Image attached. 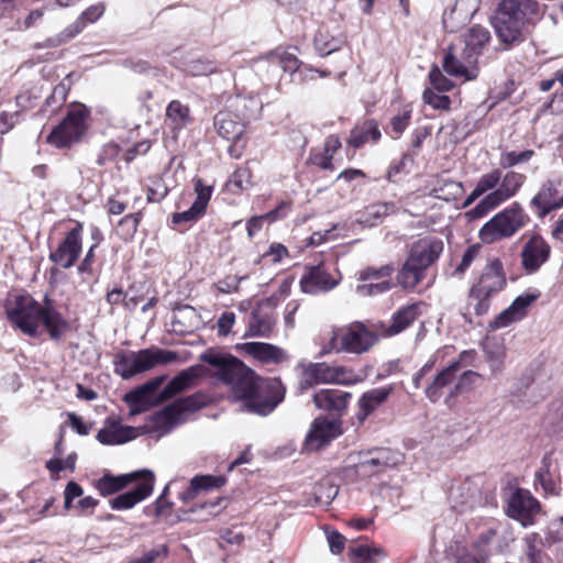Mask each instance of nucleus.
Segmentation results:
<instances>
[{"mask_svg": "<svg viewBox=\"0 0 563 563\" xmlns=\"http://www.w3.org/2000/svg\"><path fill=\"white\" fill-rule=\"evenodd\" d=\"M200 360L212 367L211 375L231 388L247 412L267 416L284 400L286 390L279 379L258 378L254 371L230 354L208 350Z\"/></svg>", "mask_w": 563, "mask_h": 563, "instance_id": "obj_1", "label": "nucleus"}, {"mask_svg": "<svg viewBox=\"0 0 563 563\" xmlns=\"http://www.w3.org/2000/svg\"><path fill=\"white\" fill-rule=\"evenodd\" d=\"M9 320L24 334L36 336L41 324L51 339L58 340L68 330V321L56 310L53 301L45 296L41 305L29 295L15 296L7 305Z\"/></svg>", "mask_w": 563, "mask_h": 563, "instance_id": "obj_2", "label": "nucleus"}, {"mask_svg": "<svg viewBox=\"0 0 563 563\" xmlns=\"http://www.w3.org/2000/svg\"><path fill=\"white\" fill-rule=\"evenodd\" d=\"M539 14L540 7L534 0H501L492 19V24L503 43H519L525 40L526 24L538 19Z\"/></svg>", "mask_w": 563, "mask_h": 563, "instance_id": "obj_3", "label": "nucleus"}, {"mask_svg": "<svg viewBox=\"0 0 563 563\" xmlns=\"http://www.w3.org/2000/svg\"><path fill=\"white\" fill-rule=\"evenodd\" d=\"M179 356L176 352L158 347L123 353L119 355L114 363L115 373L128 379L136 374L147 372L157 365L176 362Z\"/></svg>", "mask_w": 563, "mask_h": 563, "instance_id": "obj_4", "label": "nucleus"}, {"mask_svg": "<svg viewBox=\"0 0 563 563\" xmlns=\"http://www.w3.org/2000/svg\"><path fill=\"white\" fill-rule=\"evenodd\" d=\"M527 221L528 217L522 208L518 203H515L501 210L487 221L479 230L478 236L485 244L508 239L522 229Z\"/></svg>", "mask_w": 563, "mask_h": 563, "instance_id": "obj_5", "label": "nucleus"}, {"mask_svg": "<svg viewBox=\"0 0 563 563\" xmlns=\"http://www.w3.org/2000/svg\"><path fill=\"white\" fill-rule=\"evenodd\" d=\"M88 110L79 104L71 108L64 120L47 136V143L56 147H67L78 142L86 132Z\"/></svg>", "mask_w": 563, "mask_h": 563, "instance_id": "obj_6", "label": "nucleus"}, {"mask_svg": "<svg viewBox=\"0 0 563 563\" xmlns=\"http://www.w3.org/2000/svg\"><path fill=\"white\" fill-rule=\"evenodd\" d=\"M474 351H464L461 353L457 361L452 362L450 365L439 372L432 382L426 386V397L432 402L438 401L445 394L452 398L451 390L453 389L461 364L470 365L474 358Z\"/></svg>", "mask_w": 563, "mask_h": 563, "instance_id": "obj_7", "label": "nucleus"}, {"mask_svg": "<svg viewBox=\"0 0 563 563\" xmlns=\"http://www.w3.org/2000/svg\"><path fill=\"white\" fill-rule=\"evenodd\" d=\"M306 376L307 378L300 383V388L302 389L318 383L351 385L361 382V378L352 371L343 366H331L325 363L310 365L306 371Z\"/></svg>", "mask_w": 563, "mask_h": 563, "instance_id": "obj_8", "label": "nucleus"}, {"mask_svg": "<svg viewBox=\"0 0 563 563\" xmlns=\"http://www.w3.org/2000/svg\"><path fill=\"white\" fill-rule=\"evenodd\" d=\"M214 126L221 137L233 143L229 147L230 155L239 158L244 146V144H240V141L244 133L245 123L234 112L224 110L214 117Z\"/></svg>", "mask_w": 563, "mask_h": 563, "instance_id": "obj_9", "label": "nucleus"}, {"mask_svg": "<svg viewBox=\"0 0 563 563\" xmlns=\"http://www.w3.org/2000/svg\"><path fill=\"white\" fill-rule=\"evenodd\" d=\"M540 510L539 501L527 489L517 488L507 503V515L523 527L533 523V517Z\"/></svg>", "mask_w": 563, "mask_h": 563, "instance_id": "obj_10", "label": "nucleus"}, {"mask_svg": "<svg viewBox=\"0 0 563 563\" xmlns=\"http://www.w3.org/2000/svg\"><path fill=\"white\" fill-rule=\"evenodd\" d=\"M551 253L549 243L539 234H532L522 245L521 266L527 274L537 273L544 265Z\"/></svg>", "mask_w": 563, "mask_h": 563, "instance_id": "obj_11", "label": "nucleus"}, {"mask_svg": "<svg viewBox=\"0 0 563 563\" xmlns=\"http://www.w3.org/2000/svg\"><path fill=\"white\" fill-rule=\"evenodd\" d=\"M340 434H342V424L340 420L318 417L311 423L305 444L308 450L318 451Z\"/></svg>", "mask_w": 563, "mask_h": 563, "instance_id": "obj_12", "label": "nucleus"}, {"mask_svg": "<svg viewBox=\"0 0 563 563\" xmlns=\"http://www.w3.org/2000/svg\"><path fill=\"white\" fill-rule=\"evenodd\" d=\"M506 282L503 263L494 258L484 268L478 283L471 288V295L493 297L505 288Z\"/></svg>", "mask_w": 563, "mask_h": 563, "instance_id": "obj_13", "label": "nucleus"}, {"mask_svg": "<svg viewBox=\"0 0 563 563\" xmlns=\"http://www.w3.org/2000/svg\"><path fill=\"white\" fill-rule=\"evenodd\" d=\"M540 297V291L526 292L518 296L512 303L499 312L489 323L493 330L507 328L510 324L522 320L531 305Z\"/></svg>", "mask_w": 563, "mask_h": 563, "instance_id": "obj_14", "label": "nucleus"}, {"mask_svg": "<svg viewBox=\"0 0 563 563\" xmlns=\"http://www.w3.org/2000/svg\"><path fill=\"white\" fill-rule=\"evenodd\" d=\"M340 280V274L331 275L323 265L308 266L300 278V288L306 294L317 295L333 289Z\"/></svg>", "mask_w": 563, "mask_h": 563, "instance_id": "obj_15", "label": "nucleus"}, {"mask_svg": "<svg viewBox=\"0 0 563 563\" xmlns=\"http://www.w3.org/2000/svg\"><path fill=\"white\" fill-rule=\"evenodd\" d=\"M154 488V474L148 470H142L134 489L112 498L109 504L114 510H126L133 508L137 503L147 498Z\"/></svg>", "mask_w": 563, "mask_h": 563, "instance_id": "obj_16", "label": "nucleus"}, {"mask_svg": "<svg viewBox=\"0 0 563 563\" xmlns=\"http://www.w3.org/2000/svg\"><path fill=\"white\" fill-rule=\"evenodd\" d=\"M80 252L81 225L78 224L66 234L58 247L49 254V258L60 267L69 268L75 264Z\"/></svg>", "mask_w": 563, "mask_h": 563, "instance_id": "obj_17", "label": "nucleus"}, {"mask_svg": "<svg viewBox=\"0 0 563 563\" xmlns=\"http://www.w3.org/2000/svg\"><path fill=\"white\" fill-rule=\"evenodd\" d=\"M443 242L433 236H426L412 243L408 258L424 271L438 261L443 252Z\"/></svg>", "mask_w": 563, "mask_h": 563, "instance_id": "obj_18", "label": "nucleus"}, {"mask_svg": "<svg viewBox=\"0 0 563 563\" xmlns=\"http://www.w3.org/2000/svg\"><path fill=\"white\" fill-rule=\"evenodd\" d=\"M398 457L389 449H375L369 451L357 465V473L362 476H373L395 466Z\"/></svg>", "mask_w": 563, "mask_h": 563, "instance_id": "obj_19", "label": "nucleus"}, {"mask_svg": "<svg viewBox=\"0 0 563 563\" xmlns=\"http://www.w3.org/2000/svg\"><path fill=\"white\" fill-rule=\"evenodd\" d=\"M341 341L343 342V352L361 354L374 345L376 336L363 324H354L343 328Z\"/></svg>", "mask_w": 563, "mask_h": 563, "instance_id": "obj_20", "label": "nucleus"}, {"mask_svg": "<svg viewBox=\"0 0 563 563\" xmlns=\"http://www.w3.org/2000/svg\"><path fill=\"white\" fill-rule=\"evenodd\" d=\"M238 350L263 364H279L288 358L282 347L266 342H245Z\"/></svg>", "mask_w": 563, "mask_h": 563, "instance_id": "obj_21", "label": "nucleus"}, {"mask_svg": "<svg viewBox=\"0 0 563 563\" xmlns=\"http://www.w3.org/2000/svg\"><path fill=\"white\" fill-rule=\"evenodd\" d=\"M213 186L203 184L202 179L195 180V192L196 199L188 210L175 213L173 216V222H190L199 219L207 209L210 201Z\"/></svg>", "mask_w": 563, "mask_h": 563, "instance_id": "obj_22", "label": "nucleus"}, {"mask_svg": "<svg viewBox=\"0 0 563 563\" xmlns=\"http://www.w3.org/2000/svg\"><path fill=\"white\" fill-rule=\"evenodd\" d=\"M442 67L446 74L453 77L463 78L465 80L477 77L476 63H468L464 51L457 56L453 46H449L443 58Z\"/></svg>", "mask_w": 563, "mask_h": 563, "instance_id": "obj_23", "label": "nucleus"}, {"mask_svg": "<svg viewBox=\"0 0 563 563\" xmlns=\"http://www.w3.org/2000/svg\"><path fill=\"white\" fill-rule=\"evenodd\" d=\"M136 435L135 428L123 426L115 419H107L103 428L98 431L97 439L102 444L115 445L131 441Z\"/></svg>", "mask_w": 563, "mask_h": 563, "instance_id": "obj_24", "label": "nucleus"}, {"mask_svg": "<svg viewBox=\"0 0 563 563\" xmlns=\"http://www.w3.org/2000/svg\"><path fill=\"white\" fill-rule=\"evenodd\" d=\"M181 418L177 411V406H167L163 410L154 413L145 426L146 431L155 437H163L179 424Z\"/></svg>", "mask_w": 563, "mask_h": 563, "instance_id": "obj_25", "label": "nucleus"}, {"mask_svg": "<svg viewBox=\"0 0 563 563\" xmlns=\"http://www.w3.org/2000/svg\"><path fill=\"white\" fill-rule=\"evenodd\" d=\"M205 374V368L201 365L190 366L181 371L175 376L162 390L161 397L169 399L177 394L188 389L192 386L194 382Z\"/></svg>", "mask_w": 563, "mask_h": 563, "instance_id": "obj_26", "label": "nucleus"}, {"mask_svg": "<svg viewBox=\"0 0 563 563\" xmlns=\"http://www.w3.org/2000/svg\"><path fill=\"white\" fill-rule=\"evenodd\" d=\"M393 393L391 386L379 387L364 393L358 401L357 420L362 423L380 405H383Z\"/></svg>", "mask_w": 563, "mask_h": 563, "instance_id": "obj_27", "label": "nucleus"}, {"mask_svg": "<svg viewBox=\"0 0 563 563\" xmlns=\"http://www.w3.org/2000/svg\"><path fill=\"white\" fill-rule=\"evenodd\" d=\"M351 394L340 389H321L313 395L317 408L329 411H342L346 408Z\"/></svg>", "mask_w": 563, "mask_h": 563, "instance_id": "obj_28", "label": "nucleus"}, {"mask_svg": "<svg viewBox=\"0 0 563 563\" xmlns=\"http://www.w3.org/2000/svg\"><path fill=\"white\" fill-rule=\"evenodd\" d=\"M558 188L554 181L543 184L540 191L533 197L531 203L539 209V217H545L550 211L563 207V197L556 198Z\"/></svg>", "mask_w": 563, "mask_h": 563, "instance_id": "obj_29", "label": "nucleus"}, {"mask_svg": "<svg viewBox=\"0 0 563 563\" xmlns=\"http://www.w3.org/2000/svg\"><path fill=\"white\" fill-rule=\"evenodd\" d=\"M140 475H142V471L118 476L104 474L102 477L96 481L95 487L100 493V495L110 496L124 489L130 483L137 481Z\"/></svg>", "mask_w": 563, "mask_h": 563, "instance_id": "obj_30", "label": "nucleus"}, {"mask_svg": "<svg viewBox=\"0 0 563 563\" xmlns=\"http://www.w3.org/2000/svg\"><path fill=\"white\" fill-rule=\"evenodd\" d=\"M276 319L272 312H266L262 308H255L249 320L247 331L245 336H261L268 338Z\"/></svg>", "mask_w": 563, "mask_h": 563, "instance_id": "obj_31", "label": "nucleus"}, {"mask_svg": "<svg viewBox=\"0 0 563 563\" xmlns=\"http://www.w3.org/2000/svg\"><path fill=\"white\" fill-rule=\"evenodd\" d=\"M489 32L481 26L471 27L464 38V52L468 63H476L482 48L489 41Z\"/></svg>", "mask_w": 563, "mask_h": 563, "instance_id": "obj_32", "label": "nucleus"}, {"mask_svg": "<svg viewBox=\"0 0 563 563\" xmlns=\"http://www.w3.org/2000/svg\"><path fill=\"white\" fill-rule=\"evenodd\" d=\"M421 302L407 305L398 309L394 316L386 334L391 336L406 330L421 314Z\"/></svg>", "mask_w": 563, "mask_h": 563, "instance_id": "obj_33", "label": "nucleus"}, {"mask_svg": "<svg viewBox=\"0 0 563 563\" xmlns=\"http://www.w3.org/2000/svg\"><path fill=\"white\" fill-rule=\"evenodd\" d=\"M162 380L163 377L156 378L155 380L150 382L125 395L124 399L131 408V416L137 415L145 410L147 404L150 402V396L155 391Z\"/></svg>", "mask_w": 563, "mask_h": 563, "instance_id": "obj_34", "label": "nucleus"}, {"mask_svg": "<svg viewBox=\"0 0 563 563\" xmlns=\"http://www.w3.org/2000/svg\"><path fill=\"white\" fill-rule=\"evenodd\" d=\"M424 276L426 271L407 257L396 275L397 285L402 289L411 290L423 280Z\"/></svg>", "mask_w": 563, "mask_h": 563, "instance_id": "obj_35", "label": "nucleus"}, {"mask_svg": "<svg viewBox=\"0 0 563 563\" xmlns=\"http://www.w3.org/2000/svg\"><path fill=\"white\" fill-rule=\"evenodd\" d=\"M525 180L526 176L523 174L509 170L504 176H501L498 188L493 190L492 194L500 203H503L516 195V192L523 185Z\"/></svg>", "mask_w": 563, "mask_h": 563, "instance_id": "obj_36", "label": "nucleus"}, {"mask_svg": "<svg viewBox=\"0 0 563 563\" xmlns=\"http://www.w3.org/2000/svg\"><path fill=\"white\" fill-rule=\"evenodd\" d=\"M486 361L493 375L501 374L505 369L507 347L501 340H489L484 347Z\"/></svg>", "mask_w": 563, "mask_h": 563, "instance_id": "obj_37", "label": "nucleus"}, {"mask_svg": "<svg viewBox=\"0 0 563 563\" xmlns=\"http://www.w3.org/2000/svg\"><path fill=\"white\" fill-rule=\"evenodd\" d=\"M225 479L223 476H213V475H199L195 476L190 481V486L186 492H184L180 496L183 501L192 500L197 494L201 490H209L212 488H219L223 486Z\"/></svg>", "mask_w": 563, "mask_h": 563, "instance_id": "obj_38", "label": "nucleus"}, {"mask_svg": "<svg viewBox=\"0 0 563 563\" xmlns=\"http://www.w3.org/2000/svg\"><path fill=\"white\" fill-rule=\"evenodd\" d=\"M397 207L394 202H379L368 206L356 219L357 223L365 227H374L388 214L395 213Z\"/></svg>", "mask_w": 563, "mask_h": 563, "instance_id": "obj_39", "label": "nucleus"}, {"mask_svg": "<svg viewBox=\"0 0 563 563\" xmlns=\"http://www.w3.org/2000/svg\"><path fill=\"white\" fill-rule=\"evenodd\" d=\"M238 112V118L245 121L255 118L262 110V102L255 96H236L231 104Z\"/></svg>", "mask_w": 563, "mask_h": 563, "instance_id": "obj_40", "label": "nucleus"}, {"mask_svg": "<svg viewBox=\"0 0 563 563\" xmlns=\"http://www.w3.org/2000/svg\"><path fill=\"white\" fill-rule=\"evenodd\" d=\"M341 147V141L338 135H330L325 139L322 152L310 156V162L321 169H333L332 158L334 153Z\"/></svg>", "mask_w": 563, "mask_h": 563, "instance_id": "obj_41", "label": "nucleus"}, {"mask_svg": "<svg viewBox=\"0 0 563 563\" xmlns=\"http://www.w3.org/2000/svg\"><path fill=\"white\" fill-rule=\"evenodd\" d=\"M166 120L173 130H181L190 121L188 107L178 100L170 101L166 109Z\"/></svg>", "mask_w": 563, "mask_h": 563, "instance_id": "obj_42", "label": "nucleus"}, {"mask_svg": "<svg viewBox=\"0 0 563 563\" xmlns=\"http://www.w3.org/2000/svg\"><path fill=\"white\" fill-rule=\"evenodd\" d=\"M380 137V131L375 121H366L360 130H354L349 140V144L353 147H360L368 140L376 142Z\"/></svg>", "mask_w": 563, "mask_h": 563, "instance_id": "obj_43", "label": "nucleus"}, {"mask_svg": "<svg viewBox=\"0 0 563 563\" xmlns=\"http://www.w3.org/2000/svg\"><path fill=\"white\" fill-rule=\"evenodd\" d=\"M227 189L234 195L241 194L243 190L252 186L251 172L246 167L236 168L225 184Z\"/></svg>", "mask_w": 563, "mask_h": 563, "instance_id": "obj_44", "label": "nucleus"}, {"mask_svg": "<svg viewBox=\"0 0 563 563\" xmlns=\"http://www.w3.org/2000/svg\"><path fill=\"white\" fill-rule=\"evenodd\" d=\"M395 272L394 264L389 263L379 267L368 266L360 271L358 279L363 282H380L385 279H391V275Z\"/></svg>", "mask_w": 563, "mask_h": 563, "instance_id": "obj_45", "label": "nucleus"}, {"mask_svg": "<svg viewBox=\"0 0 563 563\" xmlns=\"http://www.w3.org/2000/svg\"><path fill=\"white\" fill-rule=\"evenodd\" d=\"M380 551L368 545H353L349 548L351 563H377Z\"/></svg>", "mask_w": 563, "mask_h": 563, "instance_id": "obj_46", "label": "nucleus"}, {"mask_svg": "<svg viewBox=\"0 0 563 563\" xmlns=\"http://www.w3.org/2000/svg\"><path fill=\"white\" fill-rule=\"evenodd\" d=\"M434 191L439 199L454 201L463 196L464 187L460 181L444 180Z\"/></svg>", "mask_w": 563, "mask_h": 563, "instance_id": "obj_47", "label": "nucleus"}, {"mask_svg": "<svg viewBox=\"0 0 563 563\" xmlns=\"http://www.w3.org/2000/svg\"><path fill=\"white\" fill-rule=\"evenodd\" d=\"M85 29L82 20L77 19L75 22L66 26L60 33H58L55 37L47 38L48 46H58L64 43L69 42L78 34H80Z\"/></svg>", "mask_w": 563, "mask_h": 563, "instance_id": "obj_48", "label": "nucleus"}, {"mask_svg": "<svg viewBox=\"0 0 563 563\" xmlns=\"http://www.w3.org/2000/svg\"><path fill=\"white\" fill-rule=\"evenodd\" d=\"M545 544L549 548H554L556 553L563 555V518L549 526Z\"/></svg>", "mask_w": 563, "mask_h": 563, "instance_id": "obj_49", "label": "nucleus"}, {"mask_svg": "<svg viewBox=\"0 0 563 563\" xmlns=\"http://www.w3.org/2000/svg\"><path fill=\"white\" fill-rule=\"evenodd\" d=\"M525 552L529 563H542L544 554L542 551L541 540L537 534H531L525 538Z\"/></svg>", "mask_w": 563, "mask_h": 563, "instance_id": "obj_50", "label": "nucleus"}, {"mask_svg": "<svg viewBox=\"0 0 563 563\" xmlns=\"http://www.w3.org/2000/svg\"><path fill=\"white\" fill-rule=\"evenodd\" d=\"M499 205L500 202L496 199V197L492 192H489L478 202L476 207L468 210L465 213V216L470 220H476L484 217L487 212H489Z\"/></svg>", "mask_w": 563, "mask_h": 563, "instance_id": "obj_51", "label": "nucleus"}, {"mask_svg": "<svg viewBox=\"0 0 563 563\" xmlns=\"http://www.w3.org/2000/svg\"><path fill=\"white\" fill-rule=\"evenodd\" d=\"M394 286L391 279L371 282L368 284L358 285L356 292L362 296H377L389 291Z\"/></svg>", "mask_w": 563, "mask_h": 563, "instance_id": "obj_52", "label": "nucleus"}, {"mask_svg": "<svg viewBox=\"0 0 563 563\" xmlns=\"http://www.w3.org/2000/svg\"><path fill=\"white\" fill-rule=\"evenodd\" d=\"M479 377L481 375L474 371H465L459 377L456 376L453 389L451 390V397L470 390Z\"/></svg>", "mask_w": 563, "mask_h": 563, "instance_id": "obj_53", "label": "nucleus"}, {"mask_svg": "<svg viewBox=\"0 0 563 563\" xmlns=\"http://www.w3.org/2000/svg\"><path fill=\"white\" fill-rule=\"evenodd\" d=\"M467 19V14H462L461 3L456 2L449 12H444L442 22L446 30L454 32L459 27V23H464Z\"/></svg>", "mask_w": 563, "mask_h": 563, "instance_id": "obj_54", "label": "nucleus"}, {"mask_svg": "<svg viewBox=\"0 0 563 563\" xmlns=\"http://www.w3.org/2000/svg\"><path fill=\"white\" fill-rule=\"evenodd\" d=\"M534 155L532 150H526L520 153L505 152L500 155L499 164L504 168L512 167L517 164L526 163Z\"/></svg>", "mask_w": 563, "mask_h": 563, "instance_id": "obj_55", "label": "nucleus"}, {"mask_svg": "<svg viewBox=\"0 0 563 563\" xmlns=\"http://www.w3.org/2000/svg\"><path fill=\"white\" fill-rule=\"evenodd\" d=\"M140 214H128L119 221L118 230L121 238L125 241L131 240L137 231Z\"/></svg>", "mask_w": 563, "mask_h": 563, "instance_id": "obj_56", "label": "nucleus"}, {"mask_svg": "<svg viewBox=\"0 0 563 563\" xmlns=\"http://www.w3.org/2000/svg\"><path fill=\"white\" fill-rule=\"evenodd\" d=\"M500 179L501 172L499 169H494L489 173L482 175L476 184L477 191L484 195L489 190L498 188Z\"/></svg>", "mask_w": 563, "mask_h": 563, "instance_id": "obj_57", "label": "nucleus"}, {"mask_svg": "<svg viewBox=\"0 0 563 563\" xmlns=\"http://www.w3.org/2000/svg\"><path fill=\"white\" fill-rule=\"evenodd\" d=\"M411 119V110H404L398 114L394 115L390 120L391 131L395 134L394 137H399L409 125Z\"/></svg>", "mask_w": 563, "mask_h": 563, "instance_id": "obj_58", "label": "nucleus"}, {"mask_svg": "<svg viewBox=\"0 0 563 563\" xmlns=\"http://www.w3.org/2000/svg\"><path fill=\"white\" fill-rule=\"evenodd\" d=\"M423 101L434 109L446 110L450 107V98L445 95H439L432 89H426L423 92Z\"/></svg>", "mask_w": 563, "mask_h": 563, "instance_id": "obj_59", "label": "nucleus"}, {"mask_svg": "<svg viewBox=\"0 0 563 563\" xmlns=\"http://www.w3.org/2000/svg\"><path fill=\"white\" fill-rule=\"evenodd\" d=\"M429 79L432 87L438 91H449L453 88V82L448 79L437 66L430 70Z\"/></svg>", "mask_w": 563, "mask_h": 563, "instance_id": "obj_60", "label": "nucleus"}, {"mask_svg": "<svg viewBox=\"0 0 563 563\" xmlns=\"http://www.w3.org/2000/svg\"><path fill=\"white\" fill-rule=\"evenodd\" d=\"M343 332V328L333 329L330 333V339L327 344L321 350L322 354H327L330 352H342L343 351V342L341 341V334Z\"/></svg>", "mask_w": 563, "mask_h": 563, "instance_id": "obj_61", "label": "nucleus"}, {"mask_svg": "<svg viewBox=\"0 0 563 563\" xmlns=\"http://www.w3.org/2000/svg\"><path fill=\"white\" fill-rule=\"evenodd\" d=\"M276 213H277V210H273V211L267 212L264 216L252 217L246 223L249 238H253L258 231L262 230L264 219L274 220Z\"/></svg>", "mask_w": 563, "mask_h": 563, "instance_id": "obj_62", "label": "nucleus"}, {"mask_svg": "<svg viewBox=\"0 0 563 563\" xmlns=\"http://www.w3.org/2000/svg\"><path fill=\"white\" fill-rule=\"evenodd\" d=\"M106 11V7L102 3H98L87 8L78 18L82 20L84 25L86 26L88 23H93L99 20Z\"/></svg>", "mask_w": 563, "mask_h": 563, "instance_id": "obj_63", "label": "nucleus"}, {"mask_svg": "<svg viewBox=\"0 0 563 563\" xmlns=\"http://www.w3.org/2000/svg\"><path fill=\"white\" fill-rule=\"evenodd\" d=\"M235 322V314L232 311H224L217 321L218 334L225 336L230 333Z\"/></svg>", "mask_w": 563, "mask_h": 563, "instance_id": "obj_64", "label": "nucleus"}]
</instances>
